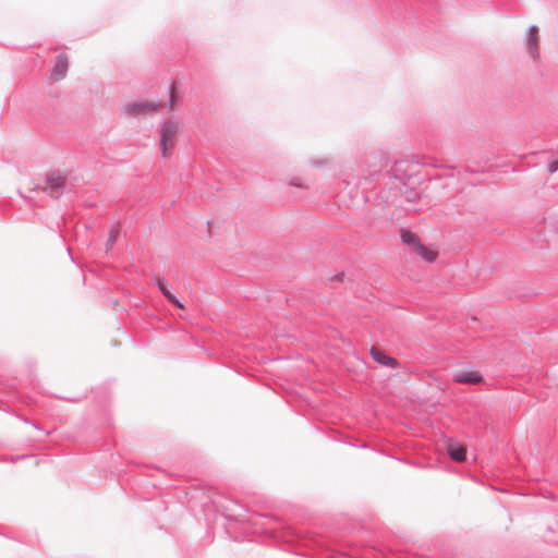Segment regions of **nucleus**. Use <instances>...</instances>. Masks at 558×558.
Listing matches in <instances>:
<instances>
[{"instance_id": "1", "label": "nucleus", "mask_w": 558, "mask_h": 558, "mask_svg": "<svg viewBox=\"0 0 558 558\" xmlns=\"http://www.w3.org/2000/svg\"><path fill=\"white\" fill-rule=\"evenodd\" d=\"M401 240L413 255L422 258L424 262L433 263L437 259L438 251L433 246L423 244L415 233L403 230L401 232Z\"/></svg>"}, {"instance_id": "2", "label": "nucleus", "mask_w": 558, "mask_h": 558, "mask_svg": "<svg viewBox=\"0 0 558 558\" xmlns=\"http://www.w3.org/2000/svg\"><path fill=\"white\" fill-rule=\"evenodd\" d=\"M180 129V124L173 121L163 123L160 132V147L163 157H169L175 145V138Z\"/></svg>"}, {"instance_id": "3", "label": "nucleus", "mask_w": 558, "mask_h": 558, "mask_svg": "<svg viewBox=\"0 0 558 558\" xmlns=\"http://www.w3.org/2000/svg\"><path fill=\"white\" fill-rule=\"evenodd\" d=\"M160 107L159 104L151 101L132 102L125 106L124 110L130 116H141L151 113Z\"/></svg>"}, {"instance_id": "4", "label": "nucleus", "mask_w": 558, "mask_h": 558, "mask_svg": "<svg viewBox=\"0 0 558 558\" xmlns=\"http://www.w3.org/2000/svg\"><path fill=\"white\" fill-rule=\"evenodd\" d=\"M453 381L458 384L477 385L483 383V376L475 371H462L453 376Z\"/></svg>"}, {"instance_id": "5", "label": "nucleus", "mask_w": 558, "mask_h": 558, "mask_svg": "<svg viewBox=\"0 0 558 558\" xmlns=\"http://www.w3.org/2000/svg\"><path fill=\"white\" fill-rule=\"evenodd\" d=\"M369 354L375 362L383 366L391 368H396L398 366V361L395 357L387 355L376 347L371 348Z\"/></svg>"}, {"instance_id": "6", "label": "nucleus", "mask_w": 558, "mask_h": 558, "mask_svg": "<svg viewBox=\"0 0 558 558\" xmlns=\"http://www.w3.org/2000/svg\"><path fill=\"white\" fill-rule=\"evenodd\" d=\"M447 452L450 458L457 462H462L465 460L466 449L461 445L449 442L447 445Z\"/></svg>"}, {"instance_id": "7", "label": "nucleus", "mask_w": 558, "mask_h": 558, "mask_svg": "<svg viewBox=\"0 0 558 558\" xmlns=\"http://www.w3.org/2000/svg\"><path fill=\"white\" fill-rule=\"evenodd\" d=\"M538 29L536 26H531L529 29V39H527V48L533 58H536L538 54Z\"/></svg>"}, {"instance_id": "8", "label": "nucleus", "mask_w": 558, "mask_h": 558, "mask_svg": "<svg viewBox=\"0 0 558 558\" xmlns=\"http://www.w3.org/2000/svg\"><path fill=\"white\" fill-rule=\"evenodd\" d=\"M68 71V58L65 56H59L53 69V76L56 80H61L65 76Z\"/></svg>"}, {"instance_id": "9", "label": "nucleus", "mask_w": 558, "mask_h": 558, "mask_svg": "<svg viewBox=\"0 0 558 558\" xmlns=\"http://www.w3.org/2000/svg\"><path fill=\"white\" fill-rule=\"evenodd\" d=\"M48 185L51 187V189H58V187H61L64 183V177L61 175V174H51L49 178H48Z\"/></svg>"}, {"instance_id": "10", "label": "nucleus", "mask_w": 558, "mask_h": 558, "mask_svg": "<svg viewBox=\"0 0 558 558\" xmlns=\"http://www.w3.org/2000/svg\"><path fill=\"white\" fill-rule=\"evenodd\" d=\"M119 233H120V230H119L118 227H113L110 230L109 238H108V241H107V250L108 251L111 250L113 244L117 242Z\"/></svg>"}, {"instance_id": "11", "label": "nucleus", "mask_w": 558, "mask_h": 558, "mask_svg": "<svg viewBox=\"0 0 558 558\" xmlns=\"http://www.w3.org/2000/svg\"><path fill=\"white\" fill-rule=\"evenodd\" d=\"M156 283L158 286V288L160 289V291L162 292V294L167 298V299H173V294L168 290V288L166 287V283H165V280L161 279V278H157L156 280Z\"/></svg>"}, {"instance_id": "12", "label": "nucleus", "mask_w": 558, "mask_h": 558, "mask_svg": "<svg viewBox=\"0 0 558 558\" xmlns=\"http://www.w3.org/2000/svg\"><path fill=\"white\" fill-rule=\"evenodd\" d=\"M170 302H172L175 306L179 308H184L183 304L173 295V299H168Z\"/></svg>"}, {"instance_id": "13", "label": "nucleus", "mask_w": 558, "mask_h": 558, "mask_svg": "<svg viewBox=\"0 0 558 558\" xmlns=\"http://www.w3.org/2000/svg\"><path fill=\"white\" fill-rule=\"evenodd\" d=\"M558 170V159L557 160H554L550 165H549V171L550 172H556Z\"/></svg>"}, {"instance_id": "14", "label": "nucleus", "mask_w": 558, "mask_h": 558, "mask_svg": "<svg viewBox=\"0 0 558 558\" xmlns=\"http://www.w3.org/2000/svg\"><path fill=\"white\" fill-rule=\"evenodd\" d=\"M174 98H175V89L174 87L171 88V98H170V108L172 109L174 107Z\"/></svg>"}]
</instances>
